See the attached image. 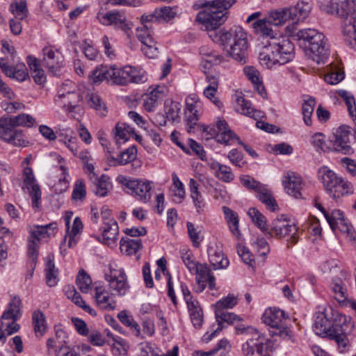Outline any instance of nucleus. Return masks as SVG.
<instances>
[{"label": "nucleus", "instance_id": "nucleus-22", "mask_svg": "<svg viewBox=\"0 0 356 356\" xmlns=\"http://www.w3.org/2000/svg\"><path fill=\"white\" fill-rule=\"evenodd\" d=\"M218 129V134L216 136V140L218 143L224 144L225 145H232L234 142H239V138L233 132L228 126L227 122L223 120L220 119L216 123Z\"/></svg>", "mask_w": 356, "mask_h": 356}, {"label": "nucleus", "instance_id": "nucleus-19", "mask_svg": "<svg viewBox=\"0 0 356 356\" xmlns=\"http://www.w3.org/2000/svg\"><path fill=\"white\" fill-rule=\"evenodd\" d=\"M100 230L102 232V239L99 240L102 243L108 246L117 245L119 227L118 222L114 218L103 222Z\"/></svg>", "mask_w": 356, "mask_h": 356}, {"label": "nucleus", "instance_id": "nucleus-33", "mask_svg": "<svg viewBox=\"0 0 356 356\" xmlns=\"http://www.w3.org/2000/svg\"><path fill=\"white\" fill-rule=\"evenodd\" d=\"M27 63L31 71L34 81L38 85L43 86L46 82V76L37 58L33 56H29Z\"/></svg>", "mask_w": 356, "mask_h": 356}, {"label": "nucleus", "instance_id": "nucleus-5", "mask_svg": "<svg viewBox=\"0 0 356 356\" xmlns=\"http://www.w3.org/2000/svg\"><path fill=\"white\" fill-rule=\"evenodd\" d=\"M294 46L288 39L280 42L270 41L266 44L259 54L261 65L273 68L275 65H284L294 57Z\"/></svg>", "mask_w": 356, "mask_h": 356}, {"label": "nucleus", "instance_id": "nucleus-58", "mask_svg": "<svg viewBox=\"0 0 356 356\" xmlns=\"http://www.w3.org/2000/svg\"><path fill=\"white\" fill-rule=\"evenodd\" d=\"M232 105L236 112L245 113V95L242 90H236L232 95Z\"/></svg>", "mask_w": 356, "mask_h": 356}, {"label": "nucleus", "instance_id": "nucleus-39", "mask_svg": "<svg viewBox=\"0 0 356 356\" xmlns=\"http://www.w3.org/2000/svg\"><path fill=\"white\" fill-rule=\"evenodd\" d=\"M268 339L264 335H257V339L246 341L247 354L260 356L262 355L264 347L267 344Z\"/></svg>", "mask_w": 356, "mask_h": 356}, {"label": "nucleus", "instance_id": "nucleus-8", "mask_svg": "<svg viewBox=\"0 0 356 356\" xmlns=\"http://www.w3.org/2000/svg\"><path fill=\"white\" fill-rule=\"evenodd\" d=\"M68 83H63L54 98L55 104L67 112H73L85 95L83 87L77 90L66 91Z\"/></svg>", "mask_w": 356, "mask_h": 356}, {"label": "nucleus", "instance_id": "nucleus-55", "mask_svg": "<svg viewBox=\"0 0 356 356\" xmlns=\"http://www.w3.org/2000/svg\"><path fill=\"white\" fill-rule=\"evenodd\" d=\"M10 10L15 16V19H17L22 20L28 15L26 3L22 0L12 3L10 6Z\"/></svg>", "mask_w": 356, "mask_h": 356}, {"label": "nucleus", "instance_id": "nucleus-44", "mask_svg": "<svg viewBox=\"0 0 356 356\" xmlns=\"http://www.w3.org/2000/svg\"><path fill=\"white\" fill-rule=\"evenodd\" d=\"M21 300L18 297H14L9 303L8 309L3 312L2 319H12L14 321L17 320L20 314Z\"/></svg>", "mask_w": 356, "mask_h": 356}, {"label": "nucleus", "instance_id": "nucleus-11", "mask_svg": "<svg viewBox=\"0 0 356 356\" xmlns=\"http://www.w3.org/2000/svg\"><path fill=\"white\" fill-rule=\"evenodd\" d=\"M99 22L104 26H112L123 31L128 37L131 33L132 23L129 21L124 13L119 10L108 11L97 15Z\"/></svg>", "mask_w": 356, "mask_h": 356}, {"label": "nucleus", "instance_id": "nucleus-36", "mask_svg": "<svg viewBox=\"0 0 356 356\" xmlns=\"http://www.w3.org/2000/svg\"><path fill=\"white\" fill-rule=\"evenodd\" d=\"M129 72H131L128 66L118 69L113 66L110 67L111 81L118 85H127L130 83Z\"/></svg>", "mask_w": 356, "mask_h": 356}, {"label": "nucleus", "instance_id": "nucleus-56", "mask_svg": "<svg viewBox=\"0 0 356 356\" xmlns=\"http://www.w3.org/2000/svg\"><path fill=\"white\" fill-rule=\"evenodd\" d=\"M76 282L82 293H88L91 287L92 280L84 270H81L77 275Z\"/></svg>", "mask_w": 356, "mask_h": 356}, {"label": "nucleus", "instance_id": "nucleus-27", "mask_svg": "<svg viewBox=\"0 0 356 356\" xmlns=\"http://www.w3.org/2000/svg\"><path fill=\"white\" fill-rule=\"evenodd\" d=\"M312 8L311 0H301L293 7L289 8L291 20H303L309 14Z\"/></svg>", "mask_w": 356, "mask_h": 356}, {"label": "nucleus", "instance_id": "nucleus-12", "mask_svg": "<svg viewBox=\"0 0 356 356\" xmlns=\"http://www.w3.org/2000/svg\"><path fill=\"white\" fill-rule=\"evenodd\" d=\"M0 138L17 147H26L29 143L23 131L15 129L8 118H0Z\"/></svg>", "mask_w": 356, "mask_h": 356}, {"label": "nucleus", "instance_id": "nucleus-4", "mask_svg": "<svg viewBox=\"0 0 356 356\" xmlns=\"http://www.w3.org/2000/svg\"><path fill=\"white\" fill-rule=\"evenodd\" d=\"M297 37L306 46L308 58L318 65L325 64L330 56V45L323 33L314 29L298 31Z\"/></svg>", "mask_w": 356, "mask_h": 356}, {"label": "nucleus", "instance_id": "nucleus-40", "mask_svg": "<svg viewBox=\"0 0 356 356\" xmlns=\"http://www.w3.org/2000/svg\"><path fill=\"white\" fill-rule=\"evenodd\" d=\"M353 193V187L352 184L344 181L342 178L340 179V183L337 184L328 194L333 199L339 198L341 196L350 195Z\"/></svg>", "mask_w": 356, "mask_h": 356}, {"label": "nucleus", "instance_id": "nucleus-41", "mask_svg": "<svg viewBox=\"0 0 356 356\" xmlns=\"http://www.w3.org/2000/svg\"><path fill=\"white\" fill-rule=\"evenodd\" d=\"M215 316L218 322V330H222L224 327L222 323H227L229 324H235L239 321H242L243 318L238 316L236 314L228 312H215Z\"/></svg>", "mask_w": 356, "mask_h": 356}, {"label": "nucleus", "instance_id": "nucleus-52", "mask_svg": "<svg viewBox=\"0 0 356 356\" xmlns=\"http://www.w3.org/2000/svg\"><path fill=\"white\" fill-rule=\"evenodd\" d=\"M238 303L237 297L232 294L221 298L216 302L215 312H225V309H232Z\"/></svg>", "mask_w": 356, "mask_h": 356}, {"label": "nucleus", "instance_id": "nucleus-21", "mask_svg": "<svg viewBox=\"0 0 356 356\" xmlns=\"http://www.w3.org/2000/svg\"><path fill=\"white\" fill-rule=\"evenodd\" d=\"M23 176L24 182L31 196L33 207H38L39 200L41 197V192L40 186L35 184L32 169L29 167L25 168L24 169Z\"/></svg>", "mask_w": 356, "mask_h": 356}, {"label": "nucleus", "instance_id": "nucleus-64", "mask_svg": "<svg viewBox=\"0 0 356 356\" xmlns=\"http://www.w3.org/2000/svg\"><path fill=\"white\" fill-rule=\"evenodd\" d=\"M253 248L261 257L266 256L270 252V246L266 240L264 238H258L251 243Z\"/></svg>", "mask_w": 356, "mask_h": 356}, {"label": "nucleus", "instance_id": "nucleus-57", "mask_svg": "<svg viewBox=\"0 0 356 356\" xmlns=\"http://www.w3.org/2000/svg\"><path fill=\"white\" fill-rule=\"evenodd\" d=\"M118 317L120 322L124 325L130 327L131 329L135 332L136 336H139L140 334V327L138 324L134 321L131 316H129L126 311L120 312Z\"/></svg>", "mask_w": 356, "mask_h": 356}, {"label": "nucleus", "instance_id": "nucleus-15", "mask_svg": "<svg viewBox=\"0 0 356 356\" xmlns=\"http://www.w3.org/2000/svg\"><path fill=\"white\" fill-rule=\"evenodd\" d=\"M152 26H143L136 29L137 38L143 44L142 51L150 58H154L158 54L156 42L152 36Z\"/></svg>", "mask_w": 356, "mask_h": 356}, {"label": "nucleus", "instance_id": "nucleus-49", "mask_svg": "<svg viewBox=\"0 0 356 356\" xmlns=\"http://www.w3.org/2000/svg\"><path fill=\"white\" fill-rule=\"evenodd\" d=\"M89 78L90 81L93 83H101L103 81H111L110 67L107 66L97 67L92 72Z\"/></svg>", "mask_w": 356, "mask_h": 356}, {"label": "nucleus", "instance_id": "nucleus-17", "mask_svg": "<svg viewBox=\"0 0 356 356\" xmlns=\"http://www.w3.org/2000/svg\"><path fill=\"white\" fill-rule=\"evenodd\" d=\"M42 65L48 68L53 74H57L63 66L64 58L61 53L54 51L51 47H46L42 49Z\"/></svg>", "mask_w": 356, "mask_h": 356}, {"label": "nucleus", "instance_id": "nucleus-30", "mask_svg": "<svg viewBox=\"0 0 356 356\" xmlns=\"http://www.w3.org/2000/svg\"><path fill=\"white\" fill-rule=\"evenodd\" d=\"M247 214L251 219L253 224L263 233L273 236V234H271L269 231L267 225V219L261 212H260L257 208L252 207L249 209Z\"/></svg>", "mask_w": 356, "mask_h": 356}, {"label": "nucleus", "instance_id": "nucleus-29", "mask_svg": "<svg viewBox=\"0 0 356 356\" xmlns=\"http://www.w3.org/2000/svg\"><path fill=\"white\" fill-rule=\"evenodd\" d=\"M207 252L209 262L214 270L226 268L229 266V260L225 257L222 250L209 246Z\"/></svg>", "mask_w": 356, "mask_h": 356}, {"label": "nucleus", "instance_id": "nucleus-3", "mask_svg": "<svg viewBox=\"0 0 356 356\" xmlns=\"http://www.w3.org/2000/svg\"><path fill=\"white\" fill-rule=\"evenodd\" d=\"M333 321L328 318L325 313L318 314L313 325L316 334L334 340L339 348H346L348 339L346 335L350 325L346 317L339 313H332Z\"/></svg>", "mask_w": 356, "mask_h": 356}, {"label": "nucleus", "instance_id": "nucleus-31", "mask_svg": "<svg viewBox=\"0 0 356 356\" xmlns=\"http://www.w3.org/2000/svg\"><path fill=\"white\" fill-rule=\"evenodd\" d=\"M334 299L339 304H344L348 298L347 288L340 278L334 279L330 285Z\"/></svg>", "mask_w": 356, "mask_h": 356}, {"label": "nucleus", "instance_id": "nucleus-7", "mask_svg": "<svg viewBox=\"0 0 356 356\" xmlns=\"http://www.w3.org/2000/svg\"><path fill=\"white\" fill-rule=\"evenodd\" d=\"M57 223L52 222L46 225H35L31 228L30 238L28 244V255L31 260V266L34 269L38 259V250L42 239L51 236L55 234Z\"/></svg>", "mask_w": 356, "mask_h": 356}, {"label": "nucleus", "instance_id": "nucleus-16", "mask_svg": "<svg viewBox=\"0 0 356 356\" xmlns=\"http://www.w3.org/2000/svg\"><path fill=\"white\" fill-rule=\"evenodd\" d=\"M122 183L129 190L128 193L136 197L139 200L146 203L151 199V182L124 179V182L122 181Z\"/></svg>", "mask_w": 356, "mask_h": 356}, {"label": "nucleus", "instance_id": "nucleus-35", "mask_svg": "<svg viewBox=\"0 0 356 356\" xmlns=\"http://www.w3.org/2000/svg\"><path fill=\"white\" fill-rule=\"evenodd\" d=\"M210 167L215 171L216 177L224 182H230L234 179V175L229 166L213 161L210 164Z\"/></svg>", "mask_w": 356, "mask_h": 356}, {"label": "nucleus", "instance_id": "nucleus-14", "mask_svg": "<svg viewBox=\"0 0 356 356\" xmlns=\"http://www.w3.org/2000/svg\"><path fill=\"white\" fill-rule=\"evenodd\" d=\"M105 278L109 288L120 296L124 295L129 289L127 277L123 268L110 266L109 273L105 274Z\"/></svg>", "mask_w": 356, "mask_h": 356}, {"label": "nucleus", "instance_id": "nucleus-38", "mask_svg": "<svg viewBox=\"0 0 356 356\" xmlns=\"http://www.w3.org/2000/svg\"><path fill=\"white\" fill-rule=\"evenodd\" d=\"M137 149L135 146H131L127 148L124 152L115 158L111 156L108 157V160L111 162H113V165H126L131 161H134L136 159Z\"/></svg>", "mask_w": 356, "mask_h": 356}, {"label": "nucleus", "instance_id": "nucleus-6", "mask_svg": "<svg viewBox=\"0 0 356 356\" xmlns=\"http://www.w3.org/2000/svg\"><path fill=\"white\" fill-rule=\"evenodd\" d=\"M285 314L284 311L276 307L266 309L262 316V322L270 327L269 332L272 337L278 336L284 340H290L292 332L284 323Z\"/></svg>", "mask_w": 356, "mask_h": 356}, {"label": "nucleus", "instance_id": "nucleus-2", "mask_svg": "<svg viewBox=\"0 0 356 356\" xmlns=\"http://www.w3.org/2000/svg\"><path fill=\"white\" fill-rule=\"evenodd\" d=\"M318 6L322 11L343 19L345 40L351 48L356 49V0H318Z\"/></svg>", "mask_w": 356, "mask_h": 356}, {"label": "nucleus", "instance_id": "nucleus-62", "mask_svg": "<svg viewBox=\"0 0 356 356\" xmlns=\"http://www.w3.org/2000/svg\"><path fill=\"white\" fill-rule=\"evenodd\" d=\"M156 13L159 17V22H167L172 19L176 13L173 8L170 6H164L156 9Z\"/></svg>", "mask_w": 356, "mask_h": 356}, {"label": "nucleus", "instance_id": "nucleus-26", "mask_svg": "<svg viewBox=\"0 0 356 356\" xmlns=\"http://www.w3.org/2000/svg\"><path fill=\"white\" fill-rule=\"evenodd\" d=\"M222 210L230 232L236 240L241 239L242 234L239 229V218L237 213L225 206L222 207Z\"/></svg>", "mask_w": 356, "mask_h": 356}, {"label": "nucleus", "instance_id": "nucleus-18", "mask_svg": "<svg viewBox=\"0 0 356 356\" xmlns=\"http://www.w3.org/2000/svg\"><path fill=\"white\" fill-rule=\"evenodd\" d=\"M246 79L251 83L254 90L263 99H267L268 92L261 72L252 65L246 66Z\"/></svg>", "mask_w": 356, "mask_h": 356}, {"label": "nucleus", "instance_id": "nucleus-63", "mask_svg": "<svg viewBox=\"0 0 356 356\" xmlns=\"http://www.w3.org/2000/svg\"><path fill=\"white\" fill-rule=\"evenodd\" d=\"M336 229H339L341 232L346 234L350 240L356 241V233L353 226L348 223L346 218L338 222L336 225Z\"/></svg>", "mask_w": 356, "mask_h": 356}, {"label": "nucleus", "instance_id": "nucleus-54", "mask_svg": "<svg viewBox=\"0 0 356 356\" xmlns=\"http://www.w3.org/2000/svg\"><path fill=\"white\" fill-rule=\"evenodd\" d=\"M8 119L10 120L15 128L19 126L31 127L33 126L35 123V119L32 116L24 113L19 114L16 116L8 117Z\"/></svg>", "mask_w": 356, "mask_h": 356}, {"label": "nucleus", "instance_id": "nucleus-20", "mask_svg": "<svg viewBox=\"0 0 356 356\" xmlns=\"http://www.w3.org/2000/svg\"><path fill=\"white\" fill-rule=\"evenodd\" d=\"M283 185L289 195L297 199L302 197L304 183L299 175L293 172H287L284 177Z\"/></svg>", "mask_w": 356, "mask_h": 356}, {"label": "nucleus", "instance_id": "nucleus-1", "mask_svg": "<svg viewBox=\"0 0 356 356\" xmlns=\"http://www.w3.org/2000/svg\"><path fill=\"white\" fill-rule=\"evenodd\" d=\"M236 0H213L205 3L206 8L199 12L196 19L202 29L208 32L209 37L215 42L226 41L230 37L229 31L218 29L227 19V10Z\"/></svg>", "mask_w": 356, "mask_h": 356}, {"label": "nucleus", "instance_id": "nucleus-23", "mask_svg": "<svg viewBox=\"0 0 356 356\" xmlns=\"http://www.w3.org/2000/svg\"><path fill=\"white\" fill-rule=\"evenodd\" d=\"M246 116L256 120L255 125L257 128L268 133H273L276 127L273 124L259 120L264 118V113L252 107V103L246 100Z\"/></svg>", "mask_w": 356, "mask_h": 356}, {"label": "nucleus", "instance_id": "nucleus-59", "mask_svg": "<svg viewBox=\"0 0 356 356\" xmlns=\"http://www.w3.org/2000/svg\"><path fill=\"white\" fill-rule=\"evenodd\" d=\"M134 134V129L126 123H118L115 126V136L119 140L127 141L129 139V135Z\"/></svg>", "mask_w": 356, "mask_h": 356}, {"label": "nucleus", "instance_id": "nucleus-51", "mask_svg": "<svg viewBox=\"0 0 356 356\" xmlns=\"http://www.w3.org/2000/svg\"><path fill=\"white\" fill-rule=\"evenodd\" d=\"M44 270L47 285L51 287L56 286L58 281V270L52 260L49 259L47 261Z\"/></svg>", "mask_w": 356, "mask_h": 356}, {"label": "nucleus", "instance_id": "nucleus-48", "mask_svg": "<svg viewBox=\"0 0 356 356\" xmlns=\"http://www.w3.org/2000/svg\"><path fill=\"white\" fill-rule=\"evenodd\" d=\"M256 197L259 201L264 204L270 211H275L278 210V204L268 186L260 194L256 195Z\"/></svg>", "mask_w": 356, "mask_h": 356}, {"label": "nucleus", "instance_id": "nucleus-10", "mask_svg": "<svg viewBox=\"0 0 356 356\" xmlns=\"http://www.w3.org/2000/svg\"><path fill=\"white\" fill-rule=\"evenodd\" d=\"M298 229L293 222L285 215H280L273 220L271 228L269 231L271 234L273 232L275 236L279 238H283L286 235L291 234L289 243L291 245H295L299 240Z\"/></svg>", "mask_w": 356, "mask_h": 356}, {"label": "nucleus", "instance_id": "nucleus-9", "mask_svg": "<svg viewBox=\"0 0 356 356\" xmlns=\"http://www.w3.org/2000/svg\"><path fill=\"white\" fill-rule=\"evenodd\" d=\"M229 32L231 35L226 41L215 42L225 46L228 44L231 40H233V44L230 45L229 54L235 60L241 62L245 57V31L242 26H235Z\"/></svg>", "mask_w": 356, "mask_h": 356}, {"label": "nucleus", "instance_id": "nucleus-32", "mask_svg": "<svg viewBox=\"0 0 356 356\" xmlns=\"http://www.w3.org/2000/svg\"><path fill=\"white\" fill-rule=\"evenodd\" d=\"M186 305L193 325L196 328H200L203 323L204 315L199 302L194 300Z\"/></svg>", "mask_w": 356, "mask_h": 356}, {"label": "nucleus", "instance_id": "nucleus-46", "mask_svg": "<svg viewBox=\"0 0 356 356\" xmlns=\"http://www.w3.org/2000/svg\"><path fill=\"white\" fill-rule=\"evenodd\" d=\"M316 106L315 99L313 97H307L305 99L302 105V113L303 120L306 125L311 126L312 124V115Z\"/></svg>", "mask_w": 356, "mask_h": 356}, {"label": "nucleus", "instance_id": "nucleus-25", "mask_svg": "<svg viewBox=\"0 0 356 356\" xmlns=\"http://www.w3.org/2000/svg\"><path fill=\"white\" fill-rule=\"evenodd\" d=\"M165 88L157 86L151 92L145 95L143 106L146 111H152L165 97Z\"/></svg>", "mask_w": 356, "mask_h": 356}, {"label": "nucleus", "instance_id": "nucleus-60", "mask_svg": "<svg viewBox=\"0 0 356 356\" xmlns=\"http://www.w3.org/2000/svg\"><path fill=\"white\" fill-rule=\"evenodd\" d=\"M86 196V185L83 180L79 179L75 182L72 198L75 201L82 202Z\"/></svg>", "mask_w": 356, "mask_h": 356}, {"label": "nucleus", "instance_id": "nucleus-28", "mask_svg": "<svg viewBox=\"0 0 356 356\" xmlns=\"http://www.w3.org/2000/svg\"><path fill=\"white\" fill-rule=\"evenodd\" d=\"M318 177L323 183L326 191L329 193L332 188L338 183H340L341 177L326 166H323L318 170Z\"/></svg>", "mask_w": 356, "mask_h": 356}, {"label": "nucleus", "instance_id": "nucleus-42", "mask_svg": "<svg viewBox=\"0 0 356 356\" xmlns=\"http://www.w3.org/2000/svg\"><path fill=\"white\" fill-rule=\"evenodd\" d=\"M157 348L154 344L149 342L140 343V356H177L179 348L177 346L173 347L172 350L168 352L165 355L159 354L156 352Z\"/></svg>", "mask_w": 356, "mask_h": 356}, {"label": "nucleus", "instance_id": "nucleus-37", "mask_svg": "<svg viewBox=\"0 0 356 356\" xmlns=\"http://www.w3.org/2000/svg\"><path fill=\"white\" fill-rule=\"evenodd\" d=\"M92 181L95 186V193L99 197L107 195L112 188V183L108 175H102L100 177H96Z\"/></svg>", "mask_w": 356, "mask_h": 356}, {"label": "nucleus", "instance_id": "nucleus-34", "mask_svg": "<svg viewBox=\"0 0 356 356\" xmlns=\"http://www.w3.org/2000/svg\"><path fill=\"white\" fill-rule=\"evenodd\" d=\"M83 89L85 92L84 95H86L89 106L99 111L101 115L105 116L107 113L106 107L104 103L102 102L99 96L97 94L90 91L89 89L87 90L83 86Z\"/></svg>", "mask_w": 356, "mask_h": 356}, {"label": "nucleus", "instance_id": "nucleus-47", "mask_svg": "<svg viewBox=\"0 0 356 356\" xmlns=\"http://www.w3.org/2000/svg\"><path fill=\"white\" fill-rule=\"evenodd\" d=\"M83 229V223L79 217H76L73 222V225L72 229L69 232H66V235L65 236V241L68 238V246L70 248H73L76 244L77 240L76 238V236L80 233V232Z\"/></svg>", "mask_w": 356, "mask_h": 356}, {"label": "nucleus", "instance_id": "nucleus-50", "mask_svg": "<svg viewBox=\"0 0 356 356\" xmlns=\"http://www.w3.org/2000/svg\"><path fill=\"white\" fill-rule=\"evenodd\" d=\"M32 321L35 334L42 336L45 332L47 327L44 314L40 310L34 312Z\"/></svg>", "mask_w": 356, "mask_h": 356}, {"label": "nucleus", "instance_id": "nucleus-61", "mask_svg": "<svg viewBox=\"0 0 356 356\" xmlns=\"http://www.w3.org/2000/svg\"><path fill=\"white\" fill-rule=\"evenodd\" d=\"M186 114V129L188 133H195L198 129L197 112H185Z\"/></svg>", "mask_w": 356, "mask_h": 356}, {"label": "nucleus", "instance_id": "nucleus-24", "mask_svg": "<svg viewBox=\"0 0 356 356\" xmlns=\"http://www.w3.org/2000/svg\"><path fill=\"white\" fill-rule=\"evenodd\" d=\"M95 298L97 306L104 310H113L116 307V302L103 286L95 288Z\"/></svg>", "mask_w": 356, "mask_h": 356}, {"label": "nucleus", "instance_id": "nucleus-13", "mask_svg": "<svg viewBox=\"0 0 356 356\" xmlns=\"http://www.w3.org/2000/svg\"><path fill=\"white\" fill-rule=\"evenodd\" d=\"M350 127L342 125L338 127L330 136L332 150L343 154H350L353 149L350 145Z\"/></svg>", "mask_w": 356, "mask_h": 356}, {"label": "nucleus", "instance_id": "nucleus-45", "mask_svg": "<svg viewBox=\"0 0 356 356\" xmlns=\"http://www.w3.org/2000/svg\"><path fill=\"white\" fill-rule=\"evenodd\" d=\"M289 19H291L289 8L273 10L268 15L269 22L275 26H280Z\"/></svg>", "mask_w": 356, "mask_h": 356}, {"label": "nucleus", "instance_id": "nucleus-53", "mask_svg": "<svg viewBox=\"0 0 356 356\" xmlns=\"http://www.w3.org/2000/svg\"><path fill=\"white\" fill-rule=\"evenodd\" d=\"M200 54L202 59L209 63L218 64L222 60L221 56L207 46H202L200 48Z\"/></svg>", "mask_w": 356, "mask_h": 356}, {"label": "nucleus", "instance_id": "nucleus-43", "mask_svg": "<svg viewBox=\"0 0 356 356\" xmlns=\"http://www.w3.org/2000/svg\"><path fill=\"white\" fill-rule=\"evenodd\" d=\"M121 252L127 255L135 254L142 248L140 239L122 238L120 243Z\"/></svg>", "mask_w": 356, "mask_h": 356}]
</instances>
